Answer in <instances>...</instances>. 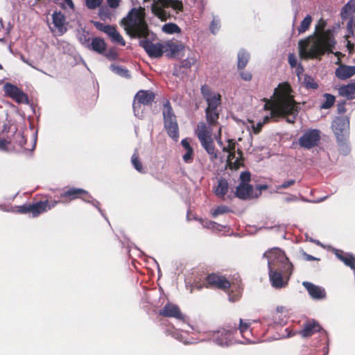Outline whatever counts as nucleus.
Segmentation results:
<instances>
[{"instance_id": "39", "label": "nucleus", "mask_w": 355, "mask_h": 355, "mask_svg": "<svg viewBox=\"0 0 355 355\" xmlns=\"http://www.w3.org/2000/svg\"><path fill=\"white\" fill-rule=\"evenodd\" d=\"M324 97L325 98L324 102L321 105L322 109H329L333 106L335 102L334 96L329 94H324Z\"/></svg>"}, {"instance_id": "26", "label": "nucleus", "mask_w": 355, "mask_h": 355, "mask_svg": "<svg viewBox=\"0 0 355 355\" xmlns=\"http://www.w3.org/2000/svg\"><path fill=\"white\" fill-rule=\"evenodd\" d=\"M48 200L38 201L31 205V214L33 217H37L40 214L47 211Z\"/></svg>"}, {"instance_id": "53", "label": "nucleus", "mask_w": 355, "mask_h": 355, "mask_svg": "<svg viewBox=\"0 0 355 355\" xmlns=\"http://www.w3.org/2000/svg\"><path fill=\"white\" fill-rule=\"evenodd\" d=\"M200 90H201V93L205 100L216 94V93L211 92L209 89V87L206 85H202L200 88Z\"/></svg>"}, {"instance_id": "64", "label": "nucleus", "mask_w": 355, "mask_h": 355, "mask_svg": "<svg viewBox=\"0 0 355 355\" xmlns=\"http://www.w3.org/2000/svg\"><path fill=\"white\" fill-rule=\"evenodd\" d=\"M241 297V293H237L236 294H229L228 295V300L231 302H235L238 301Z\"/></svg>"}, {"instance_id": "42", "label": "nucleus", "mask_w": 355, "mask_h": 355, "mask_svg": "<svg viewBox=\"0 0 355 355\" xmlns=\"http://www.w3.org/2000/svg\"><path fill=\"white\" fill-rule=\"evenodd\" d=\"M304 83L306 88L315 89L318 87V83L311 76H306L304 77Z\"/></svg>"}, {"instance_id": "52", "label": "nucleus", "mask_w": 355, "mask_h": 355, "mask_svg": "<svg viewBox=\"0 0 355 355\" xmlns=\"http://www.w3.org/2000/svg\"><path fill=\"white\" fill-rule=\"evenodd\" d=\"M103 0H85L86 6L89 9H96L101 4Z\"/></svg>"}, {"instance_id": "5", "label": "nucleus", "mask_w": 355, "mask_h": 355, "mask_svg": "<svg viewBox=\"0 0 355 355\" xmlns=\"http://www.w3.org/2000/svg\"><path fill=\"white\" fill-rule=\"evenodd\" d=\"M263 257L268 260V270L292 266L284 251L279 248L268 250L263 254Z\"/></svg>"}, {"instance_id": "32", "label": "nucleus", "mask_w": 355, "mask_h": 355, "mask_svg": "<svg viewBox=\"0 0 355 355\" xmlns=\"http://www.w3.org/2000/svg\"><path fill=\"white\" fill-rule=\"evenodd\" d=\"M107 35L110 37L112 42L119 44L121 46L125 45V40L115 27H112L111 31H110Z\"/></svg>"}, {"instance_id": "58", "label": "nucleus", "mask_w": 355, "mask_h": 355, "mask_svg": "<svg viewBox=\"0 0 355 355\" xmlns=\"http://www.w3.org/2000/svg\"><path fill=\"white\" fill-rule=\"evenodd\" d=\"M325 26L326 21L323 19H320L318 24L315 25V32L322 33Z\"/></svg>"}, {"instance_id": "9", "label": "nucleus", "mask_w": 355, "mask_h": 355, "mask_svg": "<svg viewBox=\"0 0 355 355\" xmlns=\"http://www.w3.org/2000/svg\"><path fill=\"white\" fill-rule=\"evenodd\" d=\"M320 132L317 129H309L299 138V145L306 149L317 146L320 140Z\"/></svg>"}, {"instance_id": "48", "label": "nucleus", "mask_w": 355, "mask_h": 355, "mask_svg": "<svg viewBox=\"0 0 355 355\" xmlns=\"http://www.w3.org/2000/svg\"><path fill=\"white\" fill-rule=\"evenodd\" d=\"M14 139L15 142L21 147L24 146V145L26 144V139L24 136L21 132H17L16 130L14 135Z\"/></svg>"}, {"instance_id": "22", "label": "nucleus", "mask_w": 355, "mask_h": 355, "mask_svg": "<svg viewBox=\"0 0 355 355\" xmlns=\"http://www.w3.org/2000/svg\"><path fill=\"white\" fill-rule=\"evenodd\" d=\"M53 24L54 26L58 30L60 35H63L67 28L64 27L65 17L61 12H54L52 15Z\"/></svg>"}, {"instance_id": "59", "label": "nucleus", "mask_w": 355, "mask_h": 355, "mask_svg": "<svg viewBox=\"0 0 355 355\" xmlns=\"http://www.w3.org/2000/svg\"><path fill=\"white\" fill-rule=\"evenodd\" d=\"M223 151L228 153L227 161L230 163V164H232V160L235 157V153L232 152L229 148L228 146L223 147Z\"/></svg>"}, {"instance_id": "3", "label": "nucleus", "mask_w": 355, "mask_h": 355, "mask_svg": "<svg viewBox=\"0 0 355 355\" xmlns=\"http://www.w3.org/2000/svg\"><path fill=\"white\" fill-rule=\"evenodd\" d=\"M304 42L299 43L300 55L303 58H314L322 55L326 51H331L335 44V41L329 36L320 35L313 44L306 49L304 46Z\"/></svg>"}, {"instance_id": "24", "label": "nucleus", "mask_w": 355, "mask_h": 355, "mask_svg": "<svg viewBox=\"0 0 355 355\" xmlns=\"http://www.w3.org/2000/svg\"><path fill=\"white\" fill-rule=\"evenodd\" d=\"M200 142L203 148L209 155L211 160L213 161L218 158V155L215 150V146L212 137L200 141Z\"/></svg>"}, {"instance_id": "20", "label": "nucleus", "mask_w": 355, "mask_h": 355, "mask_svg": "<svg viewBox=\"0 0 355 355\" xmlns=\"http://www.w3.org/2000/svg\"><path fill=\"white\" fill-rule=\"evenodd\" d=\"M164 44V51L168 58L175 56L178 52L184 49L182 44H178L173 41H167Z\"/></svg>"}, {"instance_id": "10", "label": "nucleus", "mask_w": 355, "mask_h": 355, "mask_svg": "<svg viewBox=\"0 0 355 355\" xmlns=\"http://www.w3.org/2000/svg\"><path fill=\"white\" fill-rule=\"evenodd\" d=\"M3 91L7 96L12 98L18 104L29 103V99L26 94L15 85L6 83L3 86Z\"/></svg>"}, {"instance_id": "6", "label": "nucleus", "mask_w": 355, "mask_h": 355, "mask_svg": "<svg viewBox=\"0 0 355 355\" xmlns=\"http://www.w3.org/2000/svg\"><path fill=\"white\" fill-rule=\"evenodd\" d=\"M162 114L164 117V128L170 137L175 141L179 138V128L176 116L173 111L169 101H165L163 105Z\"/></svg>"}, {"instance_id": "18", "label": "nucleus", "mask_w": 355, "mask_h": 355, "mask_svg": "<svg viewBox=\"0 0 355 355\" xmlns=\"http://www.w3.org/2000/svg\"><path fill=\"white\" fill-rule=\"evenodd\" d=\"M135 98L145 107L151 105L155 98V95L151 91L140 90L135 94Z\"/></svg>"}, {"instance_id": "29", "label": "nucleus", "mask_w": 355, "mask_h": 355, "mask_svg": "<svg viewBox=\"0 0 355 355\" xmlns=\"http://www.w3.org/2000/svg\"><path fill=\"white\" fill-rule=\"evenodd\" d=\"M228 182L224 179L221 178L218 180V184L215 189V193L220 198H223L228 191Z\"/></svg>"}, {"instance_id": "45", "label": "nucleus", "mask_w": 355, "mask_h": 355, "mask_svg": "<svg viewBox=\"0 0 355 355\" xmlns=\"http://www.w3.org/2000/svg\"><path fill=\"white\" fill-rule=\"evenodd\" d=\"M343 262L345 266H349L352 270H355V256L352 254H349L347 257L344 259Z\"/></svg>"}, {"instance_id": "21", "label": "nucleus", "mask_w": 355, "mask_h": 355, "mask_svg": "<svg viewBox=\"0 0 355 355\" xmlns=\"http://www.w3.org/2000/svg\"><path fill=\"white\" fill-rule=\"evenodd\" d=\"M321 327L317 322L315 320L309 321L304 324V328L300 331V334L303 338H307L319 331Z\"/></svg>"}, {"instance_id": "62", "label": "nucleus", "mask_w": 355, "mask_h": 355, "mask_svg": "<svg viewBox=\"0 0 355 355\" xmlns=\"http://www.w3.org/2000/svg\"><path fill=\"white\" fill-rule=\"evenodd\" d=\"M19 211L21 214H31V205H24L19 207Z\"/></svg>"}, {"instance_id": "60", "label": "nucleus", "mask_w": 355, "mask_h": 355, "mask_svg": "<svg viewBox=\"0 0 355 355\" xmlns=\"http://www.w3.org/2000/svg\"><path fill=\"white\" fill-rule=\"evenodd\" d=\"M288 63L292 68H294L297 66V60L296 56L293 53H289Z\"/></svg>"}, {"instance_id": "51", "label": "nucleus", "mask_w": 355, "mask_h": 355, "mask_svg": "<svg viewBox=\"0 0 355 355\" xmlns=\"http://www.w3.org/2000/svg\"><path fill=\"white\" fill-rule=\"evenodd\" d=\"M78 40L82 44L88 48L90 42L87 33H86L85 31H83V33L78 36Z\"/></svg>"}, {"instance_id": "27", "label": "nucleus", "mask_w": 355, "mask_h": 355, "mask_svg": "<svg viewBox=\"0 0 355 355\" xmlns=\"http://www.w3.org/2000/svg\"><path fill=\"white\" fill-rule=\"evenodd\" d=\"M338 94L349 100L355 98V87L353 83L340 87Z\"/></svg>"}, {"instance_id": "14", "label": "nucleus", "mask_w": 355, "mask_h": 355, "mask_svg": "<svg viewBox=\"0 0 355 355\" xmlns=\"http://www.w3.org/2000/svg\"><path fill=\"white\" fill-rule=\"evenodd\" d=\"M302 285L313 300H320L325 298L326 292L322 287L316 286L309 282H303Z\"/></svg>"}, {"instance_id": "25", "label": "nucleus", "mask_w": 355, "mask_h": 355, "mask_svg": "<svg viewBox=\"0 0 355 355\" xmlns=\"http://www.w3.org/2000/svg\"><path fill=\"white\" fill-rule=\"evenodd\" d=\"M88 49L99 53L102 54L106 49V43L105 40L100 37H94L90 42Z\"/></svg>"}, {"instance_id": "23", "label": "nucleus", "mask_w": 355, "mask_h": 355, "mask_svg": "<svg viewBox=\"0 0 355 355\" xmlns=\"http://www.w3.org/2000/svg\"><path fill=\"white\" fill-rule=\"evenodd\" d=\"M199 141L211 138V129L204 122H200L196 131Z\"/></svg>"}, {"instance_id": "30", "label": "nucleus", "mask_w": 355, "mask_h": 355, "mask_svg": "<svg viewBox=\"0 0 355 355\" xmlns=\"http://www.w3.org/2000/svg\"><path fill=\"white\" fill-rule=\"evenodd\" d=\"M250 59V54L245 50H241L238 53L237 67L239 69H243L247 65Z\"/></svg>"}, {"instance_id": "17", "label": "nucleus", "mask_w": 355, "mask_h": 355, "mask_svg": "<svg viewBox=\"0 0 355 355\" xmlns=\"http://www.w3.org/2000/svg\"><path fill=\"white\" fill-rule=\"evenodd\" d=\"M236 196L245 200L253 196V187L249 184L240 183L236 189Z\"/></svg>"}, {"instance_id": "13", "label": "nucleus", "mask_w": 355, "mask_h": 355, "mask_svg": "<svg viewBox=\"0 0 355 355\" xmlns=\"http://www.w3.org/2000/svg\"><path fill=\"white\" fill-rule=\"evenodd\" d=\"M233 329H221L213 334V341L221 347L228 346L231 342Z\"/></svg>"}, {"instance_id": "63", "label": "nucleus", "mask_w": 355, "mask_h": 355, "mask_svg": "<svg viewBox=\"0 0 355 355\" xmlns=\"http://www.w3.org/2000/svg\"><path fill=\"white\" fill-rule=\"evenodd\" d=\"M240 76L241 78L245 81H249L252 79V74L249 71H241Z\"/></svg>"}, {"instance_id": "50", "label": "nucleus", "mask_w": 355, "mask_h": 355, "mask_svg": "<svg viewBox=\"0 0 355 355\" xmlns=\"http://www.w3.org/2000/svg\"><path fill=\"white\" fill-rule=\"evenodd\" d=\"M58 47L60 50H62L64 53H69L72 48L68 42L64 41L58 42Z\"/></svg>"}, {"instance_id": "43", "label": "nucleus", "mask_w": 355, "mask_h": 355, "mask_svg": "<svg viewBox=\"0 0 355 355\" xmlns=\"http://www.w3.org/2000/svg\"><path fill=\"white\" fill-rule=\"evenodd\" d=\"M94 26L99 31L106 33L107 35L111 31L112 26L105 24L100 21H92Z\"/></svg>"}, {"instance_id": "55", "label": "nucleus", "mask_w": 355, "mask_h": 355, "mask_svg": "<svg viewBox=\"0 0 355 355\" xmlns=\"http://www.w3.org/2000/svg\"><path fill=\"white\" fill-rule=\"evenodd\" d=\"M250 179L251 175L250 173L248 171H243L240 175V183L248 184V182L250 181Z\"/></svg>"}, {"instance_id": "56", "label": "nucleus", "mask_w": 355, "mask_h": 355, "mask_svg": "<svg viewBox=\"0 0 355 355\" xmlns=\"http://www.w3.org/2000/svg\"><path fill=\"white\" fill-rule=\"evenodd\" d=\"M333 252L336 257L341 261H343L344 259H345L347 257V255L349 254V253H345L343 250L335 248L333 249Z\"/></svg>"}, {"instance_id": "31", "label": "nucleus", "mask_w": 355, "mask_h": 355, "mask_svg": "<svg viewBox=\"0 0 355 355\" xmlns=\"http://www.w3.org/2000/svg\"><path fill=\"white\" fill-rule=\"evenodd\" d=\"M221 96L219 94H215L206 99L207 107L206 110H217L221 102Z\"/></svg>"}, {"instance_id": "35", "label": "nucleus", "mask_w": 355, "mask_h": 355, "mask_svg": "<svg viewBox=\"0 0 355 355\" xmlns=\"http://www.w3.org/2000/svg\"><path fill=\"white\" fill-rule=\"evenodd\" d=\"M132 108L135 116L139 119H142L144 116V106L139 103L135 98H134L132 103Z\"/></svg>"}, {"instance_id": "2", "label": "nucleus", "mask_w": 355, "mask_h": 355, "mask_svg": "<svg viewBox=\"0 0 355 355\" xmlns=\"http://www.w3.org/2000/svg\"><path fill=\"white\" fill-rule=\"evenodd\" d=\"M121 25L131 37H147L149 35L148 26L140 9L132 8L122 19Z\"/></svg>"}, {"instance_id": "38", "label": "nucleus", "mask_w": 355, "mask_h": 355, "mask_svg": "<svg viewBox=\"0 0 355 355\" xmlns=\"http://www.w3.org/2000/svg\"><path fill=\"white\" fill-rule=\"evenodd\" d=\"M312 21V17L311 15H307L304 19L302 21L300 26L297 28L299 33H304L310 26Z\"/></svg>"}, {"instance_id": "61", "label": "nucleus", "mask_w": 355, "mask_h": 355, "mask_svg": "<svg viewBox=\"0 0 355 355\" xmlns=\"http://www.w3.org/2000/svg\"><path fill=\"white\" fill-rule=\"evenodd\" d=\"M202 225L204 227L207 229H214L216 226H218V224H217L216 222L214 221H205L202 223Z\"/></svg>"}, {"instance_id": "16", "label": "nucleus", "mask_w": 355, "mask_h": 355, "mask_svg": "<svg viewBox=\"0 0 355 355\" xmlns=\"http://www.w3.org/2000/svg\"><path fill=\"white\" fill-rule=\"evenodd\" d=\"M159 313L161 315L175 318L179 320H183L184 316L180 311V308L178 305L168 303L162 309L159 311Z\"/></svg>"}, {"instance_id": "19", "label": "nucleus", "mask_w": 355, "mask_h": 355, "mask_svg": "<svg viewBox=\"0 0 355 355\" xmlns=\"http://www.w3.org/2000/svg\"><path fill=\"white\" fill-rule=\"evenodd\" d=\"M336 76L340 80H345L355 74V67L340 64L335 71Z\"/></svg>"}, {"instance_id": "34", "label": "nucleus", "mask_w": 355, "mask_h": 355, "mask_svg": "<svg viewBox=\"0 0 355 355\" xmlns=\"http://www.w3.org/2000/svg\"><path fill=\"white\" fill-rule=\"evenodd\" d=\"M206 119L209 125H214L217 123L219 114L217 110H205Z\"/></svg>"}, {"instance_id": "8", "label": "nucleus", "mask_w": 355, "mask_h": 355, "mask_svg": "<svg viewBox=\"0 0 355 355\" xmlns=\"http://www.w3.org/2000/svg\"><path fill=\"white\" fill-rule=\"evenodd\" d=\"M332 130L337 140L342 141L348 137L349 133V119L347 116H338L333 121Z\"/></svg>"}, {"instance_id": "47", "label": "nucleus", "mask_w": 355, "mask_h": 355, "mask_svg": "<svg viewBox=\"0 0 355 355\" xmlns=\"http://www.w3.org/2000/svg\"><path fill=\"white\" fill-rule=\"evenodd\" d=\"M295 183V180H288L284 181L282 184L276 185L275 187V192H278L280 189H286Z\"/></svg>"}, {"instance_id": "46", "label": "nucleus", "mask_w": 355, "mask_h": 355, "mask_svg": "<svg viewBox=\"0 0 355 355\" xmlns=\"http://www.w3.org/2000/svg\"><path fill=\"white\" fill-rule=\"evenodd\" d=\"M183 334H184L183 330H182V331L175 330L174 332L172 333V336L175 338H176L177 340H180V342H182L184 344L191 343V341H189L187 339H184Z\"/></svg>"}, {"instance_id": "37", "label": "nucleus", "mask_w": 355, "mask_h": 355, "mask_svg": "<svg viewBox=\"0 0 355 355\" xmlns=\"http://www.w3.org/2000/svg\"><path fill=\"white\" fill-rule=\"evenodd\" d=\"M131 163L134 168L139 173H144L146 171L143 168L142 163L141 162L139 155L137 153V150L135 153L132 155Z\"/></svg>"}, {"instance_id": "57", "label": "nucleus", "mask_w": 355, "mask_h": 355, "mask_svg": "<svg viewBox=\"0 0 355 355\" xmlns=\"http://www.w3.org/2000/svg\"><path fill=\"white\" fill-rule=\"evenodd\" d=\"M250 327V323L248 322H245L242 319H240V324L239 327V329L241 334H244Z\"/></svg>"}, {"instance_id": "40", "label": "nucleus", "mask_w": 355, "mask_h": 355, "mask_svg": "<svg viewBox=\"0 0 355 355\" xmlns=\"http://www.w3.org/2000/svg\"><path fill=\"white\" fill-rule=\"evenodd\" d=\"M339 146V150L340 153L346 155L350 152V148L347 144V137H345L342 141L337 140Z\"/></svg>"}, {"instance_id": "1", "label": "nucleus", "mask_w": 355, "mask_h": 355, "mask_svg": "<svg viewBox=\"0 0 355 355\" xmlns=\"http://www.w3.org/2000/svg\"><path fill=\"white\" fill-rule=\"evenodd\" d=\"M291 92V89L288 83L279 84L274 90V98L269 102L270 106L268 107V103L264 105L265 110H270V116H266L262 121L252 124L254 133H259L263 125L268 123L271 118L284 116L286 119L287 122L290 123L295 122L299 112V107Z\"/></svg>"}, {"instance_id": "12", "label": "nucleus", "mask_w": 355, "mask_h": 355, "mask_svg": "<svg viewBox=\"0 0 355 355\" xmlns=\"http://www.w3.org/2000/svg\"><path fill=\"white\" fill-rule=\"evenodd\" d=\"M289 268L268 270L269 279L271 285L276 289L284 288L288 284V280H284L282 272Z\"/></svg>"}, {"instance_id": "4", "label": "nucleus", "mask_w": 355, "mask_h": 355, "mask_svg": "<svg viewBox=\"0 0 355 355\" xmlns=\"http://www.w3.org/2000/svg\"><path fill=\"white\" fill-rule=\"evenodd\" d=\"M168 8H172L178 13L183 10L184 6L180 0H157L151 6L153 13L162 21L167 20L171 16L166 10Z\"/></svg>"}, {"instance_id": "49", "label": "nucleus", "mask_w": 355, "mask_h": 355, "mask_svg": "<svg viewBox=\"0 0 355 355\" xmlns=\"http://www.w3.org/2000/svg\"><path fill=\"white\" fill-rule=\"evenodd\" d=\"M185 150L186 153L182 155V159L185 163H191L193 159V148H190Z\"/></svg>"}, {"instance_id": "54", "label": "nucleus", "mask_w": 355, "mask_h": 355, "mask_svg": "<svg viewBox=\"0 0 355 355\" xmlns=\"http://www.w3.org/2000/svg\"><path fill=\"white\" fill-rule=\"evenodd\" d=\"M196 60L195 58H187L182 62L181 66L184 68L189 69L195 64Z\"/></svg>"}, {"instance_id": "44", "label": "nucleus", "mask_w": 355, "mask_h": 355, "mask_svg": "<svg viewBox=\"0 0 355 355\" xmlns=\"http://www.w3.org/2000/svg\"><path fill=\"white\" fill-rule=\"evenodd\" d=\"M220 27V20L214 17L209 26L210 31L212 34L215 35L219 31Z\"/></svg>"}, {"instance_id": "15", "label": "nucleus", "mask_w": 355, "mask_h": 355, "mask_svg": "<svg viewBox=\"0 0 355 355\" xmlns=\"http://www.w3.org/2000/svg\"><path fill=\"white\" fill-rule=\"evenodd\" d=\"M207 283L210 286H214L220 289L230 288V282L224 277L216 274H211L207 277Z\"/></svg>"}, {"instance_id": "41", "label": "nucleus", "mask_w": 355, "mask_h": 355, "mask_svg": "<svg viewBox=\"0 0 355 355\" xmlns=\"http://www.w3.org/2000/svg\"><path fill=\"white\" fill-rule=\"evenodd\" d=\"M231 209L226 205H220L217 207L211 213L213 217H216L219 215L224 214L225 213L231 212Z\"/></svg>"}, {"instance_id": "7", "label": "nucleus", "mask_w": 355, "mask_h": 355, "mask_svg": "<svg viewBox=\"0 0 355 355\" xmlns=\"http://www.w3.org/2000/svg\"><path fill=\"white\" fill-rule=\"evenodd\" d=\"M60 196L62 198H69L70 201L81 198L84 202L91 203L94 207H96L102 216H104L103 211L99 207V202L94 199L87 191L83 189L75 187L70 188L65 192L61 193Z\"/></svg>"}, {"instance_id": "28", "label": "nucleus", "mask_w": 355, "mask_h": 355, "mask_svg": "<svg viewBox=\"0 0 355 355\" xmlns=\"http://www.w3.org/2000/svg\"><path fill=\"white\" fill-rule=\"evenodd\" d=\"M355 13V0H349L341 9L340 16L343 19H348Z\"/></svg>"}, {"instance_id": "11", "label": "nucleus", "mask_w": 355, "mask_h": 355, "mask_svg": "<svg viewBox=\"0 0 355 355\" xmlns=\"http://www.w3.org/2000/svg\"><path fill=\"white\" fill-rule=\"evenodd\" d=\"M139 45L144 48L148 56L153 58H160L164 53L163 43H153L150 40H143L139 42Z\"/></svg>"}, {"instance_id": "33", "label": "nucleus", "mask_w": 355, "mask_h": 355, "mask_svg": "<svg viewBox=\"0 0 355 355\" xmlns=\"http://www.w3.org/2000/svg\"><path fill=\"white\" fill-rule=\"evenodd\" d=\"M110 69L112 72H114V73H116L121 77L126 78H130V74L129 71L126 68H125L122 66L116 65L115 64H112L110 67Z\"/></svg>"}, {"instance_id": "36", "label": "nucleus", "mask_w": 355, "mask_h": 355, "mask_svg": "<svg viewBox=\"0 0 355 355\" xmlns=\"http://www.w3.org/2000/svg\"><path fill=\"white\" fill-rule=\"evenodd\" d=\"M162 30L167 34L180 33L181 32L180 28L174 23L165 24L162 26Z\"/></svg>"}]
</instances>
